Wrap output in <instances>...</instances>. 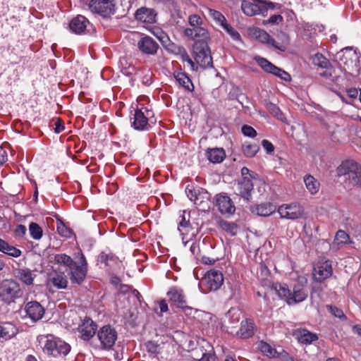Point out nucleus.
Instances as JSON below:
<instances>
[{"label": "nucleus", "instance_id": "nucleus-1", "mask_svg": "<svg viewBox=\"0 0 361 361\" xmlns=\"http://www.w3.org/2000/svg\"><path fill=\"white\" fill-rule=\"evenodd\" d=\"M57 264L66 267V271L72 283L80 285L84 281L88 270L87 262L85 255L80 252L78 262H75L66 254H58L54 257Z\"/></svg>", "mask_w": 361, "mask_h": 361}, {"label": "nucleus", "instance_id": "nucleus-2", "mask_svg": "<svg viewBox=\"0 0 361 361\" xmlns=\"http://www.w3.org/2000/svg\"><path fill=\"white\" fill-rule=\"evenodd\" d=\"M338 66L346 73L351 75L358 73L359 56L351 48L341 50L336 55Z\"/></svg>", "mask_w": 361, "mask_h": 361}, {"label": "nucleus", "instance_id": "nucleus-3", "mask_svg": "<svg viewBox=\"0 0 361 361\" xmlns=\"http://www.w3.org/2000/svg\"><path fill=\"white\" fill-rule=\"evenodd\" d=\"M70 350L71 345L60 338L52 335L47 336L43 347V351L47 355L54 357L66 356Z\"/></svg>", "mask_w": 361, "mask_h": 361}, {"label": "nucleus", "instance_id": "nucleus-4", "mask_svg": "<svg viewBox=\"0 0 361 361\" xmlns=\"http://www.w3.org/2000/svg\"><path fill=\"white\" fill-rule=\"evenodd\" d=\"M276 4L267 0H243L241 8L247 16L264 15L269 9H274Z\"/></svg>", "mask_w": 361, "mask_h": 361}, {"label": "nucleus", "instance_id": "nucleus-5", "mask_svg": "<svg viewBox=\"0 0 361 361\" xmlns=\"http://www.w3.org/2000/svg\"><path fill=\"white\" fill-rule=\"evenodd\" d=\"M336 171L338 176H347L353 185L361 188V166L356 162L351 160L343 161Z\"/></svg>", "mask_w": 361, "mask_h": 361}, {"label": "nucleus", "instance_id": "nucleus-6", "mask_svg": "<svg viewBox=\"0 0 361 361\" xmlns=\"http://www.w3.org/2000/svg\"><path fill=\"white\" fill-rule=\"evenodd\" d=\"M193 56L197 65L202 68L213 66L212 58L207 44L195 42L193 46Z\"/></svg>", "mask_w": 361, "mask_h": 361}, {"label": "nucleus", "instance_id": "nucleus-7", "mask_svg": "<svg viewBox=\"0 0 361 361\" xmlns=\"http://www.w3.org/2000/svg\"><path fill=\"white\" fill-rule=\"evenodd\" d=\"M20 292L19 285L13 280H6L0 286V298L8 304L19 297Z\"/></svg>", "mask_w": 361, "mask_h": 361}, {"label": "nucleus", "instance_id": "nucleus-8", "mask_svg": "<svg viewBox=\"0 0 361 361\" xmlns=\"http://www.w3.org/2000/svg\"><path fill=\"white\" fill-rule=\"evenodd\" d=\"M152 114L151 110L142 105L140 108H137L133 117L131 118L133 120L132 121V126L137 130H148L150 127L148 123V119Z\"/></svg>", "mask_w": 361, "mask_h": 361}, {"label": "nucleus", "instance_id": "nucleus-9", "mask_svg": "<svg viewBox=\"0 0 361 361\" xmlns=\"http://www.w3.org/2000/svg\"><path fill=\"white\" fill-rule=\"evenodd\" d=\"M97 337L101 343L102 348L109 350L114 345L117 339V333L111 326L106 325L99 330Z\"/></svg>", "mask_w": 361, "mask_h": 361}, {"label": "nucleus", "instance_id": "nucleus-10", "mask_svg": "<svg viewBox=\"0 0 361 361\" xmlns=\"http://www.w3.org/2000/svg\"><path fill=\"white\" fill-rule=\"evenodd\" d=\"M278 212L281 218L294 220L300 218L303 214L304 210L300 204L293 202L279 206Z\"/></svg>", "mask_w": 361, "mask_h": 361}, {"label": "nucleus", "instance_id": "nucleus-11", "mask_svg": "<svg viewBox=\"0 0 361 361\" xmlns=\"http://www.w3.org/2000/svg\"><path fill=\"white\" fill-rule=\"evenodd\" d=\"M88 6L92 13L104 17L114 13V11L113 0H91Z\"/></svg>", "mask_w": 361, "mask_h": 361}, {"label": "nucleus", "instance_id": "nucleus-12", "mask_svg": "<svg viewBox=\"0 0 361 361\" xmlns=\"http://www.w3.org/2000/svg\"><path fill=\"white\" fill-rule=\"evenodd\" d=\"M224 282L223 274L216 269H211L207 272L202 279V283L206 286L209 290L219 289Z\"/></svg>", "mask_w": 361, "mask_h": 361}, {"label": "nucleus", "instance_id": "nucleus-13", "mask_svg": "<svg viewBox=\"0 0 361 361\" xmlns=\"http://www.w3.org/2000/svg\"><path fill=\"white\" fill-rule=\"evenodd\" d=\"M255 59L266 72L272 73L285 81H289L290 80V75L287 72L276 67L266 59L256 56Z\"/></svg>", "mask_w": 361, "mask_h": 361}, {"label": "nucleus", "instance_id": "nucleus-14", "mask_svg": "<svg viewBox=\"0 0 361 361\" xmlns=\"http://www.w3.org/2000/svg\"><path fill=\"white\" fill-rule=\"evenodd\" d=\"M333 269L331 262L321 260L317 262L313 270V276L315 281L322 282L331 276Z\"/></svg>", "mask_w": 361, "mask_h": 361}, {"label": "nucleus", "instance_id": "nucleus-15", "mask_svg": "<svg viewBox=\"0 0 361 361\" xmlns=\"http://www.w3.org/2000/svg\"><path fill=\"white\" fill-rule=\"evenodd\" d=\"M188 197L197 206H204L207 204L209 200L208 192L201 188H192L186 189Z\"/></svg>", "mask_w": 361, "mask_h": 361}, {"label": "nucleus", "instance_id": "nucleus-16", "mask_svg": "<svg viewBox=\"0 0 361 361\" xmlns=\"http://www.w3.org/2000/svg\"><path fill=\"white\" fill-rule=\"evenodd\" d=\"M97 331V324L90 318H85L78 326L81 338L88 341L94 336Z\"/></svg>", "mask_w": 361, "mask_h": 361}, {"label": "nucleus", "instance_id": "nucleus-17", "mask_svg": "<svg viewBox=\"0 0 361 361\" xmlns=\"http://www.w3.org/2000/svg\"><path fill=\"white\" fill-rule=\"evenodd\" d=\"M216 205L222 214L231 215L234 213L235 207L231 199L225 195H219L216 196Z\"/></svg>", "mask_w": 361, "mask_h": 361}, {"label": "nucleus", "instance_id": "nucleus-18", "mask_svg": "<svg viewBox=\"0 0 361 361\" xmlns=\"http://www.w3.org/2000/svg\"><path fill=\"white\" fill-rule=\"evenodd\" d=\"M25 310L27 315L33 321L37 322L42 319L44 314V309L37 301H31L26 304Z\"/></svg>", "mask_w": 361, "mask_h": 361}, {"label": "nucleus", "instance_id": "nucleus-19", "mask_svg": "<svg viewBox=\"0 0 361 361\" xmlns=\"http://www.w3.org/2000/svg\"><path fill=\"white\" fill-rule=\"evenodd\" d=\"M90 24V21L85 16L78 15L71 20L69 27L72 32L81 35L85 32Z\"/></svg>", "mask_w": 361, "mask_h": 361}, {"label": "nucleus", "instance_id": "nucleus-20", "mask_svg": "<svg viewBox=\"0 0 361 361\" xmlns=\"http://www.w3.org/2000/svg\"><path fill=\"white\" fill-rule=\"evenodd\" d=\"M253 190V184L249 177H244L238 182L236 188L237 194L246 200H249Z\"/></svg>", "mask_w": 361, "mask_h": 361}, {"label": "nucleus", "instance_id": "nucleus-21", "mask_svg": "<svg viewBox=\"0 0 361 361\" xmlns=\"http://www.w3.org/2000/svg\"><path fill=\"white\" fill-rule=\"evenodd\" d=\"M157 13L152 8L142 7L135 13L136 20L147 24H152L156 22Z\"/></svg>", "mask_w": 361, "mask_h": 361}, {"label": "nucleus", "instance_id": "nucleus-22", "mask_svg": "<svg viewBox=\"0 0 361 361\" xmlns=\"http://www.w3.org/2000/svg\"><path fill=\"white\" fill-rule=\"evenodd\" d=\"M293 336L302 344H310L318 339L316 334L312 333L305 329H298L294 330Z\"/></svg>", "mask_w": 361, "mask_h": 361}, {"label": "nucleus", "instance_id": "nucleus-23", "mask_svg": "<svg viewBox=\"0 0 361 361\" xmlns=\"http://www.w3.org/2000/svg\"><path fill=\"white\" fill-rule=\"evenodd\" d=\"M137 46L141 51L147 54H155L159 48L158 44L148 36L142 37Z\"/></svg>", "mask_w": 361, "mask_h": 361}, {"label": "nucleus", "instance_id": "nucleus-24", "mask_svg": "<svg viewBox=\"0 0 361 361\" xmlns=\"http://www.w3.org/2000/svg\"><path fill=\"white\" fill-rule=\"evenodd\" d=\"M307 297V291L304 288V286L300 283L295 284L290 293L291 298H289L288 305L302 302Z\"/></svg>", "mask_w": 361, "mask_h": 361}, {"label": "nucleus", "instance_id": "nucleus-25", "mask_svg": "<svg viewBox=\"0 0 361 361\" xmlns=\"http://www.w3.org/2000/svg\"><path fill=\"white\" fill-rule=\"evenodd\" d=\"M169 300L176 303L178 307H183L185 304V297L182 289L178 287H172L167 293Z\"/></svg>", "mask_w": 361, "mask_h": 361}, {"label": "nucleus", "instance_id": "nucleus-26", "mask_svg": "<svg viewBox=\"0 0 361 361\" xmlns=\"http://www.w3.org/2000/svg\"><path fill=\"white\" fill-rule=\"evenodd\" d=\"M206 156L210 162L221 163L226 157V152L223 148H212L207 150Z\"/></svg>", "mask_w": 361, "mask_h": 361}, {"label": "nucleus", "instance_id": "nucleus-27", "mask_svg": "<svg viewBox=\"0 0 361 361\" xmlns=\"http://www.w3.org/2000/svg\"><path fill=\"white\" fill-rule=\"evenodd\" d=\"M276 207L270 202L262 203L252 209L253 213L262 216H268L274 213Z\"/></svg>", "mask_w": 361, "mask_h": 361}, {"label": "nucleus", "instance_id": "nucleus-28", "mask_svg": "<svg viewBox=\"0 0 361 361\" xmlns=\"http://www.w3.org/2000/svg\"><path fill=\"white\" fill-rule=\"evenodd\" d=\"M173 75L178 85L183 87L185 90L192 92L194 90L193 84L186 73L175 72Z\"/></svg>", "mask_w": 361, "mask_h": 361}, {"label": "nucleus", "instance_id": "nucleus-29", "mask_svg": "<svg viewBox=\"0 0 361 361\" xmlns=\"http://www.w3.org/2000/svg\"><path fill=\"white\" fill-rule=\"evenodd\" d=\"M238 336L242 338H248L254 334V323L251 320L242 321L241 326L238 331Z\"/></svg>", "mask_w": 361, "mask_h": 361}, {"label": "nucleus", "instance_id": "nucleus-30", "mask_svg": "<svg viewBox=\"0 0 361 361\" xmlns=\"http://www.w3.org/2000/svg\"><path fill=\"white\" fill-rule=\"evenodd\" d=\"M278 41L274 39L271 41V46L281 51H285L289 44V37L283 32H281L277 35Z\"/></svg>", "mask_w": 361, "mask_h": 361}, {"label": "nucleus", "instance_id": "nucleus-31", "mask_svg": "<svg viewBox=\"0 0 361 361\" xmlns=\"http://www.w3.org/2000/svg\"><path fill=\"white\" fill-rule=\"evenodd\" d=\"M0 252L13 257H18L21 255L20 250L9 245L7 242L0 238Z\"/></svg>", "mask_w": 361, "mask_h": 361}, {"label": "nucleus", "instance_id": "nucleus-32", "mask_svg": "<svg viewBox=\"0 0 361 361\" xmlns=\"http://www.w3.org/2000/svg\"><path fill=\"white\" fill-rule=\"evenodd\" d=\"M305 185L311 195L317 194L320 188L319 182L311 175H306L303 178Z\"/></svg>", "mask_w": 361, "mask_h": 361}, {"label": "nucleus", "instance_id": "nucleus-33", "mask_svg": "<svg viewBox=\"0 0 361 361\" xmlns=\"http://www.w3.org/2000/svg\"><path fill=\"white\" fill-rule=\"evenodd\" d=\"M49 281L59 289H64L68 285V280L63 273H56L50 276Z\"/></svg>", "mask_w": 361, "mask_h": 361}, {"label": "nucleus", "instance_id": "nucleus-34", "mask_svg": "<svg viewBox=\"0 0 361 361\" xmlns=\"http://www.w3.org/2000/svg\"><path fill=\"white\" fill-rule=\"evenodd\" d=\"M36 275L29 269H20L18 271V277L23 283L30 286L33 284Z\"/></svg>", "mask_w": 361, "mask_h": 361}, {"label": "nucleus", "instance_id": "nucleus-35", "mask_svg": "<svg viewBox=\"0 0 361 361\" xmlns=\"http://www.w3.org/2000/svg\"><path fill=\"white\" fill-rule=\"evenodd\" d=\"M259 150V147L257 144L245 142L243 144L242 151L243 154L247 157H253L257 152Z\"/></svg>", "mask_w": 361, "mask_h": 361}, {"label": "nucleus", "instance_id": "nucleus-36", "mask_svg": "<svg viewBox=\"0 0 361 361\" xmlns=\"http://www.w3.org/2000/svg\"><path fill=\"white\" fill-rule=\"evenodd\" d=\"M16 334L15 327L11 324L0 325V339L8 340Z\"/></svg>", "mask_w": 361, "mask_h": 361}, {"label": "nucleus", "instance_id": "nucleus-37", "mask_svg": "<svg viewBox=\"0 0 361 361\" xmlns=\"http://www.w3.org/2000/svg\"><path fill=\"white\" fill-rule=\"evenodd\" d=\"M255 37L262 43L267 44L271 46L273 38L264 30L255 28L252 32Z\"/></svg>", "mask_w": 361, "mask_h": 361}, {"label": "nucleus", "instance_id": "nucleus-38", "mask_svg": "<svg viewBox=\"0 0 361 361\" xmlns=\"http://www.w3.org/2000/svg\"><path fill=\"white\" fill-rule=\"evenodd\" d=\"M274 288L275 291L277 292L279 296L281 298L284 299L288 304L289 298H291V291L289 290L286 284H276L274 286Z\"/></svg>", "mask_w": 361, "mask_h": 361}, {"label": "nucleus", "instance_id": "nucleus-39", "mask_svg": "<svg viewBox=\"0 0 361 361\" xmlns=\"http://www.w3.org/2000/svg\"><path fill=\"white\" fill-rule=\"evenodd\" d=\"M314 65L322 68L328 69L331 67V63L322 54H316L312 58Z\"/></svg>", "mask_w": 361, "mask_h": 361}, {"label": "nucleus", "instance_id": "nucleus-40", "mask_svg": "<svg viewBox=\"0 0 361 361\" xmlns=\"http://www.w3.org/2000/svg\"><path fill=\"white\" fill-rule=\"evenodd\" d=\"M195 39H197L195 42H204L207 44V41L209 39V35L208 31L200 26L195 27Z\"/></svg>", "mask_w": 361, "mask_h": 361}, {"label": "nucleus", "instance_id": "nucleus-41", "mask_svg": "<svg viewBox=\"0 0 361 361\" xmlns=\"http://www.w3.org/2000/svg\"><path fill=\"white\" fill-rule=\"evenodd\" d=\"M30 236L36 240H40L43 235L42 228L37 223L32 222L29 225Z\"/></svg>", "mask_w": 361, "mask_h": 361}, {"label": "nucleus", "instance_id": "nucleus-42", "mask_svg": "<svg viewBox=\"0 0 361 361\" xmlns=\"http://www.w3.org/2000/svg\"><path fill=\"white\" fill-rule=\"evenodd\" d=\"M219 226L222 230L225 231L231 235H236L238 231V228L236 224L227 221H221L219 222Z\"/></svg>", "mask_w": 361, "mask_h": 361}, {"label": "nucleus", "instance_id": "nucleus-43", "mask_svg": "<svg viewBox=\"0 0 361 361\" xmlns=\"http://www.w3.org/2000/svg\"><path fill=\"white\" fill-rule=\"evenodd\" d=\"M242 312L238 308H231L226 314V317L229 319L232 324H237L241 319Z\"/></svg>", "mask_w": 361, "mask_h": 361}, {"label": "nucleus", "instance_id": "nucleus-44", "mask_svg": "<svg viewBox=\"0 0 361 361\" xmlns=\"http://www.w3.org/2000/svg\"><path fill=\"white\" fill-rule=\"evenodd\" d=\"M259 348L267 357H274L276 356V350L266 342H260Z\"/></svg>", "mask_w": 361, "mask_h": 361}, {"label": "nucleus", "instance_id": "nucleus-45", "mask_svg": "<svg viewBox=\"0 0 361 361\" xmlns=\"http://www.w3.org/2000/svg\"><path fill=\"white\" fill-rule=\"evenodd\" d=\"M56 229L58 233L63 237H69L71 235V230L59 219L56 220Z\"/></svg>", "mask_w": 361, "mask_h": 361}, {"label": "nucleus", "instance_id": "nucleus-46", "mask_svg": "<svg viewBox=\"0 0 361 361\" xmlns=\"http://www.w3.org/2000/svg\"><path fill=\"white\" fill-rule=\"evenodd\" d=\"M207 11L208 15L221 25L226 21L225 17L219 11L212 8H208Z\"/></svg>", "mask_w": 361, "mask_h": 361}, {"label": "nucleus", "instance_id": "nucleus-47", "mask_svg": "<svg viewBox=\"0 0 361 361\" xmlns=\"http://www.w3.org/2000/svg\"><path fill=\"white\" fill-rule=\"evenodd\" d=\"M182 219L179 222L178 230L182 235H188L190 232V222L186 220L185 215L181 216Z\"/></svg>", "mask_w": 361, "mask_h": 361}, {"label": "nucleus", "instance_id": "nucleus-48", "mask_svg": "<svg viewBox=\"0 0 361 361\" xmlns=\"http://www.w3.org/2000/svg\"><path fill=\"white\" fill-rule=\"evenodd\" d=\"M348 240L349 236L345 231L340 230L336 233L335 240L338 244L346 243Z\"/></svg>", "mask_w": 361, "mask_h": 361}, {"label": "nucleus", "instance_id": "nucleus-49", "mask_svg": "<svg viewBox=\"0 0 361 361\" xmlns=\"http://www.w3.org/2000/svg\"><path fill=\"white\" fill-rule=\"evenodd\" d=\"M221 26L234 39L239 38L240 35L238 32L230 25H228L226 21L222 24Z\"/></svg>", "mask_w": 361, "mask_h": 361}, {"label": "nucleus", "instance_id": "nucleus-50", "mask_svg": "<svg viewBox=\"0 0 361 361\" xmlns=\"http://www.w3.org/2000/svg\"><path fill=\"white\" fill-rule=\"evenodd\" d=\"M326 307L336 317L340 319H344L345 317L342 310L332 305H327Z\"/></svg>", "mask_w": 361, "mask_h": 361}, {"label": "nucleus", "instance_id": "nucleus-51", "mask_svg": "<svg viewBox=\"0 0 361 361\" xmlns=\"http://www.w3.org/2000/svg\"><path fill=\"white\" fill-rule=\"evenodd\" d=\"M242 133L244 135L254 137L257 135L256 130L251 126L245 125L241 128Z\"/></svg>", "mask_w": 361, "mask_h": 361}, {"label": "nucleus", "instance_id": "nucleus-52", "mask_svg": "<svg viewBox=\"0 0 361 361\" xmlns=\"http://www.w3.org/2000/svg\"><path fill=\"white\" fill-rule=\"evenodd\" d=\"M189 23L193 27H200L202 23V20L196 14L191 15L189 17Z\"/></svg>", "mask_w": 361, "mask_h": 361}, {"label": "nucleus", "instance_id": "nucleus-53", "mask_svg": "<svg viewBox=\"0 0 361 361\" xmlns=\"http://www.w3.org/2000/svg\"><path fill=\"white\" fill-rule=\"evenodd\" d=\"M283 20V18L281 15H273L268 20H263V24L267 25L268 23L271 24H279L281 23Z\"/></svg>", "mask_w": 361, "mask_h": 361}, {"label": "nucleus", "instance_id": "nucleus-54", "mask_svg": "<svg viewBox=\"0 0 361 361\" xmlns=\"http://www.w3.org/2000/svg\"><path fill=\"white\" fill-rule=\"evenodd\" d=\"M27 232V228L22 224L17 225L14 230V234L16 237L23 238Z\"/></svg>", "mask_w": 361, "mask_h": 361}, {"label": "nucleus", "instance_id": "nucleus-55", "mask_svg": "<svg viewBox=\"0 0 361 361\" xmlns=\"http://www.w3.org/2000/svg\"><path fill=\"white\" fill-rule=\"evenodd\" d=\"M175 48L177 49V54L180 56V59L183 61L187 62L190 59L184 48L180 47H175Z\"/></svg>", "mask_w": 361, "mask_h": 361}, {"label": "nucleus", "instance_id": "nucleus-56", "mask_svg": "<svg viewBox=\"0 0 361 361\" xmlns=\"http://www.w3.org/2000/svg\"><path fill=\"white\" fill-rule=\"evenodd\" d=\"M152 33L163 43L165 42V39H169L165 33L159 28H154Z\"/></svg>", "mask_w": 361, "mask_h": 361}, {"label": "nucleus", "instance_id": "nucleus-57", "mask_svg": "<svg viewBox=\"0 0 361 361\" xmlns=\"http://www.w3.org/2000/svg\"><path fill=\"white\" fill-rule=\"evenodd\" d=\"M216 358L214 355L212 353H202V355L201 358L199 359V361H215Z\"/></svg>", "mask_w": 361, "mask_h": 361}, {"label": "nucleus", "instance_id": "nucleus-58", "mask_svg": "<svg viewBox=\"0 0 361 361\" xmlns=\"http://www.w3.org/2000/svg\"><path fill=\"white\" fill-rule=\"evenodd\" d=\"M262 144L268 153H271L274 151V147L273 145L267 140H263Z\"/></svg>", "mask_w": 361, "mask_h": 361}, {"label": "nucleus", "instance_id": "nucleus-59", "mask_svg": "<svg viewBox=\"0 0 361 361\" xmlns=\"http://www.w3.org/2000/svg\"><path fill=\"white\" fill-rule=\"evenodd\" d=\"M147 348L149 352H151L152 353H157L158 346L152 342L147 343Z\"/></svg>", "mask_w": 361, "mask_h": 361}, {"label": "nucleus", "instance_id": "nucleus-60", "mask_svg": "<svg viewBox=\"0 0 361 361\" xmlns=\"http://www.w3.org/2000/svg\"><path fill=\"white\" fill-rule=\"evenodd\" d=\"M348 96L352 99H355L357 97L358 91L356 88H350L347 90Z\"/></svg>", "mask_w": 361, "mask_h": 361}, {"label": "nucleus", "instance_id": "nucleus-61", "mask_svg": "<svg viewBox=\"0 0 361 361\" xmlns=\"http://www.w3.org/2000/svg\"><path fill=\"white\" fill-rule=\"evenodd\" d=\"M195 27L192 28H186L185 30V35L188 37H190L192 39H195Z\"/></svg>", "mask_w": 361, "mask_h": 361}, {"label": "nucleus", "instance_id": "nucleus-62", "mask_svg": "<svg viewBox=\"0 0 361 361\" xmlns=\"http://www.w3.org/2000/svg\"><path fill=\"white\" fill-rule=\"evenodd\" d=\"M202 262L204 264H213L215 262V259L209 257L204 256L202 257Z\"/></svg>", "mask_w": 361, "mask_h": 361}, {"label": "nucleus", "instance_id": "nucleus-63", "mask_svg": "<svg viewBox=\"0 0 361 361\" xmlns=\"http://www.w3.org/2000/svg\"><path fill=\"white\" fill-rule=\"evenodd\" d=\"M159 308H160L161 312H166L168 311V305H167L166 300H162L159 302Z\"/></svg>", "mask_w": 361, "mask_h": 361}, {"label": "nucleus", "instance_id": "nucleus-64", "mask_svg": "<svg viewBox=\"0 0 361 361\" xmlns=\"http://www.w3.org/2000/svg\"><path fill=\"white\" fill-rule=\"evenodd\" d=\"M332 73H333V68L331 66L330 68H328V69H326V71H324V72L321 73L320 75L323 77L329 78L332 75Z\"/></svg>", "mask_w": 361, "mask_h": 361}]
</instances>
